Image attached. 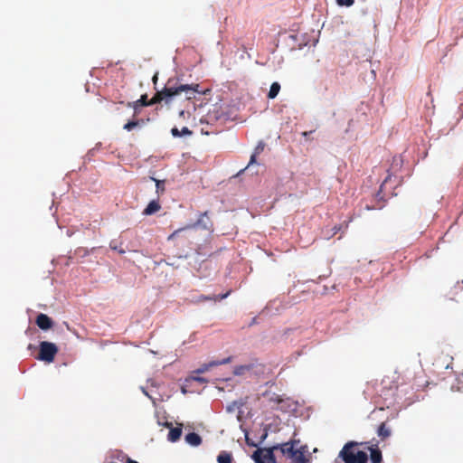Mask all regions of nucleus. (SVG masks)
Returning a JSON list of instances; mask_svg holds the SVG:
<instances>
[{"mask_svg": "<svg viewBox=\"0 0 463 463\" xmlns=\"http://www.w3.org/2000/svg\"><path fill=\"white\" fill-rule=\"evenodd\" d=\"M312 132H313L312 130L311 131H304L302 133V136L307 138Z\"/></svg>", "mask_w": 463, "mask_h": 463, "instance_id": "28", "label": "nucleus"}, {"mask_svg": "<svg viewBox=\"0 0 463 463\" xmlns=\"http://www.w3.org/2000/svg\"><path fill=\"white\" fill-rule=\"evenodd\" d=\"M274 450L273 447L269 449H258L253 452L252 458L256 463H273L275 461Z\"/></svg>", "mask_w": 463, "mask_h": 463, "instance_id": "4", "label": "nucleus"}, {"mask_svg": "<svg viewBox=\"0 0 463 463\" xmlns=\"http://www.w3.org/2000/svg\"><path fill=\"white\" fill-rule=\"evenodd\" d=\"M241 369H242V367L236 368L235 371H234V373L235 374H240L241 373Z\"/></svg>", "mask_w": 463, "mask_h": 463, "instance_id": "29", "label": "nucleus"}, {"mask_svg": "<svg viewBox=\"0 0 463 463\" xmlns=\"http://www.w3.org/2000/svg\"><path fill=\"white\" fill-rule=\"evenodd\" d=\"M161 209V205L158 201L152 200L147 206L144 209L143 214L144 215H152L156 213H157Z\"/></svg>", "mask_w": 463, "mask_h": 463, "instance_id": "10", "label": "nucleus"}, {"mask_svg": "<svg viewBox=\"0 0 463 463\" xmlns=\"http://www.w3.org/2000/svg\"><path fill=\"white\" fill-rule=\"evenodd\" d=\"M370 458L373 463H381L383 457L382 452L378 448H370Z\"/></svg>", "mask_w": 463, "mask_h": 463, "instance_id": "14", "label": "nucleus"}, {"mask_svg": "<svg viewBox=\"0 0 463 463\" xmlns=\"http://www.w3.org/2000/svg\"><path fill=\"white\" fill-rule=\"evenodd\" d=\"M280 90V84L279 82H273L270 86L269 91L268 93V98L273 99L277 97Z\"/></svg>", "mask_w": 463, "mask_h": 463, "instance_id": "17", "label": "nucleus"}, {"mask_svg": "<svg viewBox=\"0 0 463 463\" xmlns=\"http://www.w3.org/2000/svg\"><path fill=\"white\" fill-rule=\"evenodd\" d=\"M203 299H205V300H209V299H213V298H210V297H203Z\"/></svg>", "mask_w": 463, "mask_h": 463, "instance_id": "33", "label": "nucleus"}, {"mask_svg": "<svg viewBox=\"0 0 463 463\" xmlns=\"http://www.w3.org/2000/svg\"><path fill=\"white\" fill-rule=\"evenodd\" d=\"M231 361H232V357H227V358L222 359V361H213L209 364H203L201 365L200 368H198L196 370V373H203L206 371H208L211 367L221 365V364H225L230 363Z\"/></svg>", "mask_w": 463, "mask_h": 463, "instance_id": "9", "label": "nucleus"}, {"mask_svg": "<svg viewBox=\"0 0 463 463\" xmlns=\"http://www.w3.org/2000/svg\"><path fill=\"white\" fill-rule=\"evenodd\" d=\"M180 132H181L182 136L192 135V131L187 127H184Z\"/></svg>", "mask_w": 463, "mask_h": 463, "instance_id": "24", "label": "nucleus"}, {"mask_svg": "<svg viewBox=\"0 0 463 463\" xmlns=\"http://www.w3.org/2000/svg\"><path fill=\"white\" fill-rule=\"evenodd\" d=\"M182 435V429L179 427L172 428L168 433V439L172 442H175L180 439Z\"/></svg>", "mask_w": 463, "mask_h": 463, "instance_id": "16", "label": "nucleus"}, {"mask_svg": "<svg viewBox=\"0 0 463 463\" xmlns=\"http://www.w3.org/2000/svg\"><path fill=\"white\" fill-rule=\"evenodd\" d=\"M335 2L339 6L347 7H350L354 4V0H335Z\"/></svg>", "mask_w": 463, "mask_h": 463, "instance_id": "22", "label": "nucleus"}, {"mask_svg": "<svg viewBox=\"0 0 463 463\" xmlns=\"http://www.w3.org/2000/svg\"><path fill=\"white\" fill-rule=\"evenodd\" d=\"M286 461H288V463H306V458L304 452L296 449L294 455L289 457Z\"/></svg>", "mask_w": 463, "mask_h": 463, "instance_id": "11", "label": "nucleus"}, {"mask_svg": "<svg viewBox=\"0 0 463 463\" xmlns=\"http://www.w3.org/2000/svg\"><path fill=\"white\" fill-rule=\"evenodd\" d=\"M35 323L42 330H49L53 326V321L52 318L43 313L37 316Z\"/></svg>", "mask_w": 463, "mask_h": 463, "instance_id": "8", "label": "nucleus"}, {"mask_svg": "<svg viewBox=\"0 0 463 463\" xmlns=\"http://www.w3.org/2000/svg\"><path fill=\"white\" fill-rule=\"evenodd\" d=\"M156 80H157V75L156 74V75H154V77H153V80H154V82H156Z\"/></svg>", "mask_w": 463, "mask_h": 463, "instance_id": "31", "label": "nucleus"}, {"mask_svg": "<svg viewBox=\"0 0 463 463\" xmlns=\"http://www.w3.org/2000/svg\"><path fill=\"white\" fill-rule=\"evenodd\" d=\"M202 93L199 90V84H184L179 78H170L165 83L162 90L157 91V96L154 99V102L165 101L166 104L173 101L175 96L184 94L188 100L196 98L197 94Z\"/></svg>", "mask_w": 463, "mask_h": 463, "instance_id": "1", "label": "nucleus"}, {"mask_svg": "<svg viewBox=\"0 0 463 463\" xmlns=\"http://www.w3.org/2000/svg\"><path fill=\"white\" fill-rule=\"evenodd\" d=\"M340 230H341L340 226H337V225L334 226V228L332 229L333 232H332L331 236L335 235Z\"/></svg>", "mask_w": 463, "mask_h": 463, "instance_id": "26", "label": "nucleus"}, {"mask_svg": "<svg viewBox=\"0 0 463 463\" xmlns=\"http://www.w3.org/2000/svg\"><path fill=\"white\" fill-rule=\"evenodd\" d=\"M121 245H122V243L118 245V242L116 241H111L110 243H109V247H110L111 250H117L119 254H124L126 251L121 247Z\"/></svg>", "mask_w": 463, "mask_h": 463, "instance_id": "21", "label": "nucleus"}, {"mask_svg": "<svg viewBox=\"0 0 463 463\" xmlns=\"http://www.w3.org/2000/svg\"><path fill=\"white\" fill-rule=\"evenodd\" d=\"M143 120H131L126 123L123 127V128L127 131L133 130L136 127L140 126L141 123H143Z\"/></svg>", "mask_w": 463, "mask_h": 463, "instance_id": "19", "label": "nucleus"}, {"mask_svg": "<svg viewBox=\"0 0 463 463\" xmlns=\"http://www.w3.org/2000/svg\"><path fill=\"white\" fill-rule=\"evenodd\" d=\"M263 150H264V144L260 142L255 147V150H254L253 154L251 155L250 162H249V164H248L246 168L250 167L251 165L256 163L257 156L260 155Z\"/></svg>", "mask_w": 463, "mask_h": 463, "instance_id": "15", "label": "nucleus"}, {"mask_svg": "<svg viewBox=\"0 0 463 463\" xmlns=\"http://www.w3.org/2000/svg\"><path fill=\"white\" fill-rule=\"evenodd\" d=\"M185 441L192 446H199L202 443V438L195 432H190L185 436Z\"/></svg>", "mask_w": 463, "mask_h": 463, "instance_id": "12", "label": "nucleus"}, {"mask_svg": "<svg viewBox=\"0 0 463 463\" xmlns=\"http://www.w3.org/2000/svg\"><path fill=\"white\" fill-rule=\"evenodd\" d=\"M156 96H157V92L153 96V98L150 100H147V95L144 94L137 101L128 102V107L133 108L135 109V111L137 112V109L138 107L150 106V105L156 104L157 102L153 101Z\"/></svg>", "mask_w": 463, "mask_h": 463, "instance_id": "7", "label": "nucleus"}, {"mask_svg": "<svg viewBox=\"0 0 463 463\" xmlns=\"http://www.w3.org/2000/svg\"><path fill=\"white\" fill-rule=\"evenodd\" d=\"M156 183V193L157 194H163L165 192V181L164 180H157L154 177L151 178Z\"/></svg>", "mask_w": 463, "mask_h": 463, "instance_id": "20", "label": "nucleus"}, {"mask_svg": "<svg viewBox=\"0 0 463 463\" xmlns=\"http://www.w3.org/2000/svg\"><path fill=\"white\" fill-rule=\"evenodd\" d=\"M180 116H181V117H184V110H181V111H180Z\"/></svg>", "mask_w": 463, "mask_h": 463, "instance_id": "32", "label": "nucleus"}, {"mask_svg": "<svg viewBox=\"0 0 463 463\" xmlns=\"http://www.w3.org/2000/svg\"><path fill=\"white\" fill-rule=\"evenodd\" d=\"M58 351V347L55 344L43 341L39 345L37 359L45 363H52L54 361Z\"/></svg>", "mask_w": 463, "mask_h": 463, "instance_id": "3", "label": "nucleus"}, {"mask_svg": "<svg viewBox=\"0 0 463 463\" xmlns=\"http://www.w3.org/2000/svg\"><path fill=\"white\" fill-rule=\"evenodd\" d=\"M358 443L354 441L347 442L339 453V457L345 463H366L368 460L367 453L357 449Z\"/></svg>", "mask_w": 463, "mask_h": 463, "instance_id": "2", "label": "nucleus"}, {"mask_svg": "<svg viewBox=\"0 0 463 463\" xmlns=\"http://www.w3.org/2000/svg\"><path fill=\"white\" fill-rule=\"evenodd\" d=\"M128 463H138V462H137V461H135V460H132V459L128 458Z\"/></svg>", "mask_w": 463, "mask_h": 463, "instance_id": "30", "label": "nucleus"}, {"mask_svg": "<svg viewBox=\"0 0 463 463\" xmlns=\"http://www.w3.org/2000/svg\"><path fill=\"white\" fill-rule=\"evenodd\" d=\"M275 450H279L282 457L287 460L289 457L294 455V452L297 449L294 448L293 442H286L280 445L273 446Z\"/></svg>", "mask_w": 463, "mask_h": 463, "instance_id": "6", "label": "nucleus"}, {"mask_svg": "<svg viewBox=\"0 0 463 463\" xmlns=\"http://www.w3.org/2000/svg\"><path fill=\"white\" fill-rule=\"evenodd\" d=\"M194 381H197L199 383H206V380L203 377H193Z\"/></svg>", "mask_w": 463, "mask_h": 463, "instance_id": "27", "label": "nucleus"}, {"mask_svg": "<svg viewBox=\"0 0 463 463\" xmlns=\"http://www.w3.org/2000/svg\"><path fill=\"white\" fill-rule=\"evenodd\" d=\"M377 433L382 439H385L391 436V430L386 426L385 422H383L380 424Z\"/></svg>", "mask_w": 463, "mask_h": 463, "instance_id": "13", "label": "nucleus"}, {"mask_svg": "<svg viewBox=\"0 0 463 463\" xmlns=\"http://www.w3.org/2000/svg\"><path fill=\"white\" fill-rule=\"evenodd\" d=\"M230 293H231V291H228V292H226V293H225V294H223V295H221V296H217V297H215V298H214V299H215V300H217V299H220V300H221V299H224V298H226L230 295Z\"/></svg>", "mask_w": 463, "mask_h": 463, "instance_id": "25", "label": "nucleus"}, {"mask_svg": "<svg viewBox=\"0 0 463 463\" xmlns=\"http://www.w3.org/2000/svg\"><path fill=\"white\" fill-rule=\"evenodd\" d=\"M196 225L202 226L203 228H204L206 230H210L213 228V223L208 218V212H204L203 213H202L195 224L188 225L185 228L175 230L173 233H171L168 236L167 240L168 241L174 240L176 237V235L183 230H185V229L191 228V227H194Z\"/></svg>", "mask_w": 463, "mask_h": 463, "instance_id": "5", "label": "nucleus"}, {"mask_svg": "<svg viewBox=\"0 0 463 463\" xmlns=\"http://www.w3.org/2000/svg\"><path fill=\"white\" fill-rule=\"evenodd\" d=\"M232 455L227 452H222L217 457L218 463H232Z\"/></svg>", "mask_w": 463, "mask_h": 463, "instance_id": "18", "label": "nucleus"}, {"mask_svg": "<svg viewBox=\"0 0 463 463\" xmlns=\"http://www.w3.org/2000/svg\"><path fill=\"white\" fill-rule=\"evenodd\" d=\"M171 133H172V135H173L175 137H182V134H181L180 130H179L177 128H173L171 129Z\"/></svg>", "mask_w": 463, "mask_h": 463, "instance_id": "23", "label": "nucleus"}]
</instances>
